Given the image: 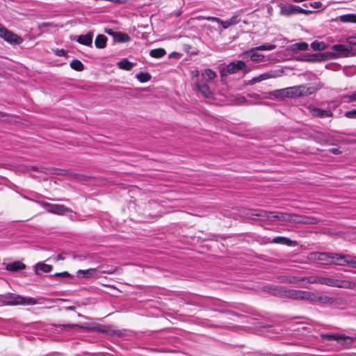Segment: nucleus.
I'll list each match as a JSON object with an SVG mask.
<instances>
[{"mask_svg":"<svg viewBox=\"0 0 356 356\" xmlns=\"http://www.w3.org/2000/svg\"><path fill=\"white\" fill-rule=\"evenodd\" d=\"M249 215L261 219H278L281 221L303 224H316L319 220L312 216H301L295 213L266 211L262 209L250 210Z\"/></svg>","mask_w":356,"mask_h":356,"instance_id":"1","label":"nucleus"},{"mask_svg":"<svg viewBox=\"0 0 356 356\" xmlns=\"http://www.w3.org/2000/svg\"><path fill=\"white\" fill-rule=\"evenodd\" d=\"M63 299H47L40 298L35 299L33 298H25L13 293H6L1 296V305H34L37 304H44L45 302L53 303L57 301H63Z\"/></svg>","mask_w":356,"mask_h":356,"instance_id":"2","label":"nucleus"},{"mask_svg":"<svg viewBox=\"0 0 356 356\" xmlns=\"http://www.w3.org/2000/svg\"><path fill=\"white\" fill-rule=\"evenodd\" d=\"M332 52H326L323 54H314L312 55V58L309 59V61L324 60L332 59L339 57L348 56L349 53L352 51L350 45L345 44H334L331 48Z\"/></svg>","mask_w":356,"mask_h":356,"instance_id":"3","label":"nucleus"},{"mask_svg":"<svg viewBox=\"0 0 356 356\" xmlns=\"http://www.w3.org/2000/svg\"><path fill=\"white\" fill-rule=\"evenodd\" d=\"M275 290V293H280V296L282 298L308 301L315 298V293L307 291L289 289L282 286H280L279 289Z\"/></svg>","mask_w":356,"mask_h":356,"instance_id":"4","label":"nucleus"},{"mask_svg":"<svg viewBox=\"0 0 356 356\" xmlns=\"http://www.w3.org/2000/svg\"><path fill=\"white\" fill-rule=\"evenodd\" d=\"M246 64L243 60H235L229 63L227 65L221 64L219 65L218 69L222 77L227 76L230 74L238 73L241 70H245Z\"/></svg>","mask_w":356,"mask_h":356,"instance_id":"5","label":"nucleus"},{"mask_svg":"<svg viewBox=\"0 0 356 356\" xmlns=\"http://www.w3.org/2000/svg\"><path fill=\"white\" fill-rule=\"evenodd\" d=\"M286 97L293 98L312 95L316 91V88L307 85H300L285 88Z\"/></svg>","mask_w":356,"mask_h":356,"instance_id":"6","label":"nucleus"},{"mask_svg":"<svg viewBox=\"0 0 356 356\" xmlns=\"http://www.w3.org/2000/svg\"><path fill=\"white\" fill-rule=\"evenodd\" d=\"M319 284L329 286L353 289L356 288V283L348 280H338L331 277H320Z\"/></svg>","mask_w":356,"mask_h":356,"instance_id":"7","label":"nucleus"},{"mask_svg":"<svg viewBox=\"0 0 356 356\" xmlns=\"http://www.w3.org/2000/svg\"><path fill=\"white\" fill-rule=\"evenodd\" d=\"M43 207L47 208V211L51 213L62 215L67 212H72V211L61 204H52L46 202H39Z\"/></svg>","mask_w":356,"mask_h":356,"instance_id":"8","label":"nucleus"},{"mask_svg":"<svg viewBox=\"0 0 356 356\" xmlns=\"http://www.w3.org/2000/svg\"><path fill=\"white\" fill-rule=\"evenodd\" d=\"M1 38L11 44H19L23 42V39L21 37L8 31L4 27H1Z\"/></svg>","mask_w":356,"mask_h":356,"instance_id":"9","label":"nucleus"},{"mask_svg":"<svg viewBox=\"0 0 356 356\" xmlns=\"http://www.w3.org/2000/svg\"><path fill=\"white\" fill-rule=\"evenodd\" d=\"M194 89L199 92L205 98H211L213 92L208 84L203 80H198L195 83Z\"/></svg>","mask_w":356,"mask_h":356,"instance_id":"10","label":"nucleus"},{"mask_svg":"<svg viewBox=\"0 0 356 356\" xmlns=\"http://www.w3.org/2000/svg\"><path fill=\"white\" fill-rule=\"evenodd\" d=\"M308 110L313 116L321 118H330L332 117L333 115L332 112L330 110H323L317 108L313 105H309L308 106Z\"/></svg>","mask_w":356,"mask_h":356,"instance_id":"11","label":"nucleus"},{"mask_svg":"<svg viewBox=\"0 0 356 356\" xmlns=\"http://www.w3.org/2000/svg\"><path fill=\"white\" fill-rule=\"evenodd\" d=\"M350 254L333 253L332 264L338 266H349Z\"/></svg>","mask_w":356,"mask_h":356,"instance_id":"12","label":"nucleus"},{"mask_svg":"<svg viewBox=\"0 0 356 356\" xmlns=\"http://www.w3.org/2000/svg\"><path fill=\"white\" fill-rule=\"evenodd\" d=\"M259 50L256 47L251 48L250 49L244 51L241 55H246L249 56L252 61L260 62L264 60V56L259 54Z\"/></svg>","mask_w":356,"mask_h":356,"instance_id":"13","label":"nucleus"},{"mask_svg":"<svg viewBox=\"0 0 356 356\" xmlns=\"http://www.w3.org/2000/svg\"><path fill=\"white\" fill-rule=\"evenodd\" d=\"M93 33L88 32L86 35H80L75 38V40L81 44L92 47Z\"/></svg>","mask_w":356,"mask_h":356,"instance_id":"14","label":"nucleus"},{"mask_svg":"<svg viewBox=\"0 0 356 356\" xmlns=\"http://www.w3.org/2000/svg\"><path fill=\"white\" fill-rule=\"evenodd\" d=\"M240 21L241 19L239 15L236 13L233 15L231 18L227 20L224 21L221 19L220 24L222 25V29H220V31H222L223 29H227L232 26H234L238 24Z\"/></svg>","mask_w":356,"mask_h":356,"instance_id":"15","label":"nucleus"},{"mask_svg":"<svg viewBox=\"0 0 356 356\" xmlns=\"http://www.w3.org/2000/svg\"><path fill=\"white\" fill-rule=\"evenodd\" d=\"M332 252H315L314 253V259L323 261L326 264H332Z\"/></svg>","mask_w":356,"mask_h":356,"instance_id":"16","label":"nucleus"},{"mask_svg":"<svg viewBox=\"0 0 356 356\" xmlns=\"http://www.w3.org/2000/svg\"><path fill=\"white\" fill-rule=\"evenodd\" d=\"M106 33L113 35L114 40L118 42H127L130 40V37L127 33L114 32L111 29L107 31Z\"/></svg>","mask_w":356,"mask_h":356,"instance_id":"17","label":"nucleus"},{"mask_svg":"<svg viewBox=\"0 0 356 356\" xmlns=\"http://www.w3.org/2000/svg\"><path fill=\"white\" fill-rule=\"evenodd\" d=\"M298 6L285 5L280 8V14L284 16H290L297 14Z\"/></svg>","mask_w":356,"mask_h":356,"instance_id":"18","label":"nucleus"},{"mask_svg":"<svg viewBox=\"0 0 356 356\" xmlns=\"http://www.w3.org/2000/svg\"><path fill=\"white\" fill-rule=\"evenodd\" d=\"M277 280L281 283L296 284L305 281V279L294 276H279Z\"/></svg>","mask_w":356,"mask_h":356,"instance_id":"19","label":"nucleus"},{"mask_svg":"<svg viewBox=\"0 0 356 356\" xmlns=\"http://www.w3.org/2000/svg\"><path fill=\"white\" fill-rule=\"evenodd\" d=\"M26 267L25 264L19 261H16L10 264H8L6 268L8 271L17 272L24 269Z\"/></svg>","mask_w":356,"mask_h":356,"instance_id":"20","label":"nucleus"},{"mask_svg":"<svg viewBox=\"0 0 356 356\" xmlns=\"http://www.w3.org/2000/svg\"><path fill=\"white\" fill-rule=\"evenodd\" d=\"M274 77H275V76L273 74H268V73H264V74H260L258 76L254 77L251 80H250L249 84L253 85V84L260 82L261 81L266 80V79H268L270 78H274Z\"/></svg>","mask_w":356,"mask_h":356,"instance_id":"21","label":"nucleus"},{"mask_svg":"<svg viewBox=\"0 0 356 356\" xmlns=\"http://www.w3.org/2000/svg\"><path fill=\"white\" fill-rule=\"evenodd\" d=\"M35 273L39 274L40 272L49 273L51 271L53 267L51 265L40 262L35 265Z\"/></svg>","mask_w":356,"mask_h":356,"instance_id":"22","label":"nucleus"},{"mask_svg":"<svg viewBox=\"0 0 356 356\" xmlns=\"http://www.w3.org/2000/svg\"><path fill=\"white\" fill-rule=\"evenodd\" d=\"M107 38L104 35H98L95 40V44L97 48L103 49L106 45Z\"/></svg>","mask_w":356,"mask_h":356,"instance_id":"23","label":"nucleus"},{"mask_svg":"<svg viewBox=\"0 0 356 356\" xmlns=\"http://www.w3.org/2000/svg\"><path fill=\"white\" fill-rule=\"evenodd\" d=\"M201 76L202 78V80L203 81H211L217 76V74L212 70L206 69L204 72H202Z\"/></svg>","mask_w":356,"mask_h":356,"instance_id":"24","label":"nucleus"},{"mask_svg":"<svg viewBox=\"0 0 356 356\" xmlns=\"http://www.w3.org/2000/svg\"><path fill=\"white\" fill-rule=\"evenodd\" d=\"M339 20L344 23L356 24V14L349 13L339 16Z\"/></svg>","mask_w":356,"mask_h":356,"instance_id":"25","label":"nucleus"},{"mask_svg":"<svg viewBox=\"0 0 356 356\" xmlns=\"http://www.w3.org/2000/svg\"><path fill=\"white\" fill-rule=\"evenodd\" d=\"M310 302H320L325 304H332L334 302V299L327 296H317L315 294L314 300H309Z\"/></svg>","mask_w":356,"mask_h":356,"instance_id":"26","label":"nucleus"},{"mask_svg":"<svg viewBox=\"0 0 356 356\" xmlns=\"http://www.w3.org/2000/svg\"><path fill=\"white\" fill-rule=\"evenodd\" d=\"M117 65L119 68L125 70H131L134 66V63H131L126 58L119 61Z\"/></svg>","mask_w":356,"mask_h":356,"instance_id":"27","label":"nucleus"},{"mask_svg":"<svg viewBox=\"0 0 356 356\" xmlns=\"http://www.w3.org/2000/svg\"><path fill=\"white\" fill-rule=\"evenodd\" d=\"M166 54V51L164 49L162 48H158L152 49L149 52V54L152 57L156 58H160L164 56Z\"/></svg>","mask_w":356,"mask_h":356,"instance_id":"28","label":"nucleus"},{"mask_svg":"<svg viewBox=\"0 0 356 356\" xmlns=\"http://www.w3.org/2000/svg\"><path fill=\"white\" fill-rule=\"evenodd\" d=\"M311 47L314 51H321L325 49L327 45L323 42L315 40L311 44Z\"/></svg>","mask_w":356,"mask_h":356,"instance_id":"29","label":"nucleus"},{"mask_svg":"<svg viewBox=\"0 0 356 356\" xmlns=\"http://www.w3.org/2000/svg\"><path fill=\"white\" fill-rule=\"evenodd\" d=\"M272 242L274 243H282L287 245H290L291 244V241L289 238L283 236L275 237L272 240Z\"/></svg>","mask_w":356,"mask_h":356,"instance_id":"30","label":"nucleus"},{"mask_svg":"<svg viewBox=\"0 0 356 356\" xmlns=\"http://www.w3.org/2000/svg\"><path fill=\"white\" fill-rule=\"evenodd\" d=\"M95 273V268H89L88 270H79L77 272V275L80 276L81 275H83V277H92Z\"/></svg>","mask_w":356,"mask_h":356,"instance_id":"31","label":"nucleus"},{"mask_svg":"<svg viewBox=\"0 0 356 356\" xmlns=\"http://www.w3.org/2000/svg\"><path fill=\"white\" fill-rule=\"evenodd\" d=\"M93 330H97L98 332L102 333L108 334L111 335L117 334L116 332L113 330L111 327L109 326H103L101 327L93 328Z\"/></svg>","mask_w":356,"mask_h":356,"instance_id":"32","label":"nucleus"},{"mask_svg":"<svg viewBox=\"0 0 356 356\" xmlns=\"http://www.w3.org/2000/svg\"><path fill=\"white\" fill-rule=\"evenodd\" d=\"M70 66L73 70H75L76 71H82L83 70V63L76 59L73 60L71 63Z\"/></svg>","mask_w":356,"mask_h":356,"instance_id":"33","label":"nucleus"},{"mask_svg":"<svg viewBox=\"0 0 356 356\" xmlns=\"http://www.w3.org/2000/svg\"><path fill=\"white\" fill-rule=\"evenodd\" d=\"M326 337L328 338V339H334V340H337V341H340V340H350L351 341V339L347 336H345L344 334H329V335H326Z\"/></svg>","mask_w":356,"mask_h":356,"instance_id":"34","label":"nucleus"},{"mask_svg":"<svg viewBox=\"0 0 356 356\" xmlns=\"http://www.w3.org/2000/svg\"><path fill=\"white\" fill-rule=\"evenodd\" d=\"M293 50L305 51L308 49V44L305 42L295 43L292 45Z\"/></svg>","mask_w":356,"mask_h":356,"instance_id":"35","label":"nucleus"},{"mask_svg":"<svg viewBox=\"0 0 356 356\" xmlns=\"http://www.w3.org/2000/svg\"><path fill=\"white\" fill-rule=\"evenodd\" d=\"M136 78L141 83H145L150 80L151 75L148 73L140 72L136 75Z\"/></svg>","mask_w":356,"mask_h":356,"instance_id":"36","label":"nucleus"},{"mask_svg":"<svg viewBox=\"0 0 356 356\" xmlns=\"http://www.w3.org/2000/svg\"><path fill=\"white\" fill-rule=\"evenodd\" d=\"M280 286H273V285H267L264 286V291L268 292L274 296H280V293H275V289H279Z\"/></svg>","mask_w":356,"mask_h":356,"instance_id":"37","label":"nucleus"},{"mask_svg":"<svg viewBox=\"0 0 356 356\" xmlns=\"http://www.w3.org/2000/svg\"><path fill=\"white\" fill-rule=\"evenodd\" d=\"M270 95H273L276 98H284L286 97L285 88L276 90L270 92Z\"/></svg>","mask_w":356,"mask_h":356,"instance_id":"38","label":"nucleus"},{"mask_svg":"<svg viewBox=\"0 0 356 356\" xmlns=\"http://www.w3.org/2000/svg\"><path fill=\"white\" fill-rule=\"evenodd\" d=\"M276 46L275 44H264L260 46L257 47L259 51H271L275 49Z\"/></svg>","mask_w":356,"mask_h":356,"instance_id":"39","label":"nucleus"},{"mask_svg":"<svg viewBox=\"0 0 356 356\" xmlns=\"http://www.w3.org/2000/svg\"><path fill=\"white\" fill-rule=\"evenodd\" d=\"M305 281H307L309 284H319L320 277L319 276H310V277H302Z\"/></svg>","mask_w":356,"mask_h":356,"instance_id":"40","label":"nucleus"},{"mask_svg":"<svg viewBox=\"0 0 356 356\" xmlns=\"http://www.w3.org/2000/svg\"><path fill=\"white\" fill-rule=\"evenodd\" d=\"M345 98L347 99V102H356V91L353 92L350 95H348L345 97Z\"/></svg>","mask_w":356,"mask_h":356,"instance_id":"41","label":"nucleus"},{"mask_svg":"<svg viewBox=\"0 0 356 356\" xmlns=\"http://www.w3.org/2000/svg\"><path fill=\"white\" fill-rule=\"evenodd\" d=\"M201 17L203 18V19H207L208 21L217 22V23H218L220 24V22H221V19H220L219 17H216L208 16V17Z\"/></svg>","mask_w":356,"mask_h":356,"instance_id":"42","label":"nucleus"},{"mask_svg":"<svg viewBox=\"0 0 356 356\" xmlns=\"http://www.w3.org/2000/svg\"><path fill=\"white\" fill-rule=\"evenodd\" d=\"M344 115L348 118L356 119V110L346 111Z\"/></svg>","mask_w":356,"mask_h":356,"instance_id":"43","label":"nucleus"},{"mask_svg":"<svg viewBox=\"0 0 356 356\" xmlns=\"http://www.w3.org/2000/svg\"><path fill=\"white\" fill-rule=\"evenodd\" d=\"M312 13H313L312 10H305V9H303V8H300V6H298L297 14L298 13H303V14H305V15H309V14H311Z\"/></svg>","mask_w":356,"mask_h":356,"instance_id":"44","label":"nucleus"},{"mask_svg":"<svg viewBox=\"0 0 356 356\" xmlns=\"http://www.w3.org/2000/svg\"><path fill=\"white\" fill-rule=\"evenodd\" d=\"M54 276L61 277H71V275L69 274L67 272H62V273H57L54 275Z\"/></svg>","mask_w":356,"mask_h":356,"instance_id":"45","label":"nucleus"},{"mask_svg":"<svg viewBox=\"0 0 356 356\" xmlns=\"http://www.w3.org/2000/svg\"><path fill=\"white\" fill-rule=\"evenodd\" d=\"M349 266L356 268V258L355 257L350 256V259L349 261Z\"/></svg>","mask_w":356,"mask_h":356,"instance_id":"46","label":"nucleus"},{"mask_svg":"<svg viewBox=\"0 0 356 356\" xmlns=\"http://www.w3.org/2000/svg\"><path fill=\"white\" fill-rule=\"evenodd\" d=\"M309 6L313 8H319L322 6V3L320 1H314L310 3Z\"/></svg>","mask_w":356,"mask_h":356,"instance_id":"47","label":"nucleus"},{"mask_svg":"<svg viewBox=\"0 0 356 356\" xmlns=\"http://www.w3.org/2000/svg\"><path fill=\"white\" fill-rule=\"evenodd\" d=\"M348 42L350 44H356V37L352 36L348 38Z\"/></svg>","mask_w":356,"mask_h":356,"instance_id":"48","label":"nucleus"},{"mask_svg":"<svg viewBox=\"0 0 356 356\" xmlns=\"http://www.w3.org/2000/svg\"><path fill=\"white\" fill-rule=\"evenodd\" d=\"M329 152L334 154H339L341 152L338 148H332L329 149Z\"/></svg>","mask_w":356,"mask_h":356,"instance_id":"49","label":"nucleus"},{"mask_svg":"<svg viewBox=\"0 0 356 356\" xmlns=\"http://www.w3.org/2000/svg\"><path fill=\"white\" fill-rule=\"evenodd\" d=\"M64 257L61 254H58L55 259L56 261L63 260Z\"/></svg>","mask_w":356,"mask_h":356,"instance_id":"50","label":"nucleus"},{"mask_svg":"<svg viewBox=\"0 0 356 356\" xmlns=\"http://www.w3.org/2000/svg\"><path fill=\"white\" fill-rule=\"evenodd\" d=\"M74 309L75 308L73 306H70V307H67V309H68V310H74Z\"/></svg>","mask_w":356,"mask_h":356,"instance_id":"51","label":"nucleus"},{"mask_svg":"<svg viewBox=\"0 0 356 356\" xmlns=\"http://www.w3.org/2000/svg\"><path fill=\"white\" fill-rule=\"evenodd\" d=\"M69 327H79L77 324L67 325Z\"/></svg>","mask_w":356,"mask_h":356,"instance_id":"52","label":"nucleus"},{"mask_svg":"<svg viewBox=\"0 0 356 356\" xmlns=\"http://www.w3.org/2000/svg\"><path fill=\"white\" fill-rule=\"evenodd\" d=\"M64 53H65L64 50H61V51H60V55H63V54H64Z\"/></svg>","mask_w":356,"mask_h":356,"instance_id":"53","label":"nucleus"},{"mask_svg":"<svg viewBox=\"0 0 356 356\" xmlns=\"http://www.w3.org/2000/svg\"><path fill=\"white\" fill-rule=\"evenodd\" d=\"M198 74H199L198 71H195V74L198 75Z\"/></svg>","mask_w":356,"mask_h":356,"instance_id":"54","label":"nucleus"}]
</instances>
